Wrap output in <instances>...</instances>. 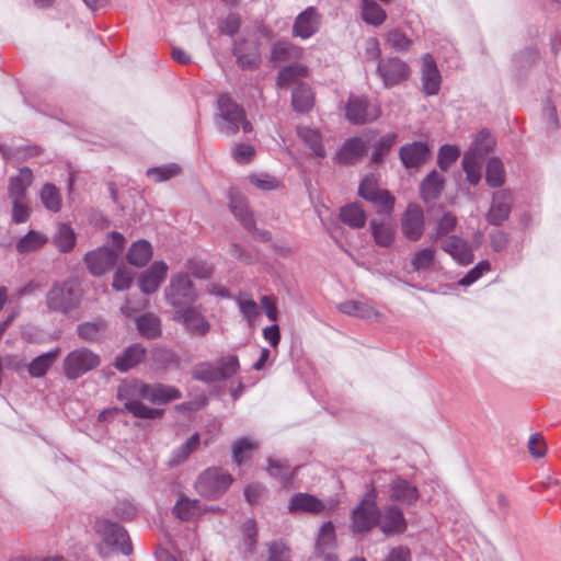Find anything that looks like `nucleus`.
I'll list each match as a JSON object with an SVG mask.
<instances>
[{
  "label": "nucleus",
  "instance_id": "1",
  "mask_svg": "<svg viewBox=\"0 0 561 561\" xmlns=\"http://www.w3.org/2000/svg\"><path fill=\"white\" fill-rule=\"evenodd\" d=\"M117 397L133 416L156 420L162 416L163 410L150 408L144 401L161 405L181 398V392L162 383L148 385L140 380H131L118 387Z\"/></svg>",
  "mask_w": 561,
  "mask_h": 561
},
{
  "label": "nucleus",
  "instance_id": "2",
  "mask_svg": "<svg viewBox=\"0 0 561 561\" xmlns=\"http://www.w3.org/2000/svg\"><path fill=\"white\" fill-rule=\"evenodd\" d=\"M99 536L98 551L101 557H108L114 551L128 556L133 551L129 536L124 527L107 518H100L94 526Z\"/></svg>",
  "mask_w": 561,
  "mask_h": 561
},
{
  "label": "nucleus",
  "instance_id": "3",
  "mask_svg": "<svg viewBox=\"0 0 561 561\" xmlns=\"http://www.w3.org/2000/svg\"><path fill=\"white\" fill-rule=\"evenodd\" d=\"M216 125L224 135H234L240 128L243 133H251L253 126L247 119L245 112L228 95L218 99V114Z\"/></svg>",
  "mask_w": 561,
  "mask_h": 561
},
{
  "label": "nucleus",
  "instance_id": "4",
  "mask_svg": "<svg viewBox=\"0 0 561 561\" xmlns=\"http://www.w3.org/2000/svg\"><path fill=\"white\" fill-rule=\"evenodd\" d=\"M112 248L101 247L85 254L84 261L91 274L101 276L107 273L116 263L125 244V238L119 232L110 234Z\"/></svg>",
  "mask_w": 561,
  "mask_h": 561
},
{
  "label": "nucleus",
  "instance_id": "5",
  "mask_svg": "<svg viewBox=\"0 0 561 561\" xmlns=\"http://www.w3.org/2000/svg\"><path fill=\"white\" fill-rule=\"evenodd\" d=\"M101 357L88 347H78L69 352L62 360L64 376L69 380H76L98 368Z\"/></svg>",
  "mask_w": 561,
  "mask_h": 561
},
{
  "label": "nucleus",
  "instance_id": "6",
  "mask_svg": "<svg viewBox=\"0 0 561 561\" xmlns=\"http://www.w3.org/2000/svg\"><path fill=\"white\" fill-rule=\"evenodd\" d=\"M80 298V289L70 282H64L48 290L46 305L53 311L67 313L79 305Z\"/></svg>",
  "mask_w": 561,
  "mask_h": 561
},
{
  "label": "nucleus",
  "instance_id": "7",
  "mask_svg": "<svg viewBox=\"0 0 561 561\" xmlns=\"http://www.w3.org/2000/svg\"><path fill=\"white\" fill-rule=\"evenodd\" d=\"M358 194L370 202L378 214L391 215L394 208L396 198L386 190H380L378 180L374 174L366 175L360 182Z\"/></svg>",
  "mask_w": 561,
  "mask_h": 561
},
{
  "label": "nucleus",
  "instance_id": "8",
  "mask_svg": "<svg viewBox=\"0 0 561 561\" xmlns=\"http://www.w3.org/2000/svg\"><path fill=\"white\" fill-rule=\"evenodd\" d=\"M370 486V492L353 511L351 524L353 533H367L378 524L379 510L375 501V489L373 484Z\"/></svg>",
  "mask_w": 561,
  "mask_h": 561
},
{
  "label": "nucleus",
  "instance_id": "9",
  "mask_svg": "<svg viewBox=\"0 0 561 561\" xmlns=\"http://www.w3.org/2000/svg\"><path fill=\"white\" fill-rule=\"evenodd\" d=\"M198 294L186 274H176L171 277L170 285L165 289L167 300L174 307L193 302Z\"/></svg>",
  "mask_w": 561,
  "mask_h": 561
},
{
  "label": "nucleus",
  "instance_id": "10",
  "mask_svg": "<svg viewBox=\"0 0 561 561\" xmlns=\"http://www.w3.org/2000/svg\"><path fill=\"white\" fill-rule=\"evenodd\" d=\"M381 114L380 107L365 96L351 95L346 103V118L353 124H366L376 121Z\"/></svg>",
  "mask_w": 561,
  "mask_h": 561
},
{
  "label": "nucleus",
  "instance_id": "11",
  "mask_svg": "<svg viewBox=\"0 0 561 561\" xmlns=\"http://www.w3.org/2000/svg\"><path fill=\"white\" fill-rule=\"evenodd\" d=\"M401 229L403 236L411 240H419L425 229L424 211L416 204H409L401 218Z\"/></svg>",
  "mask_w": 561,
  "mask_h": 561
},
{
  "label": "nucleus",
  "instance_id": "12",
  "mask_svg": "<svg viewBox=\"0 0 561 561\" xmlns=\"http://www.w3.org/2000/svg\"><path fill=\"white\" fill-rule=\"evenodd\" d=\"M230 207L234 217L241 222L244 229L252 233L255 239L261 241L271 240V233L267 230H259L255 227L253 215L242 196H233L231 198Z\"/></svg>",
  "mask_w": 561,
  "mask_h": 561
},
{
  "label": "nucleus",
  "instance_id": "13",
  "mask_svg": "<svg viewBox=\"0 0 561 561\" xmlns=\"http://www.w3.org/2000/svg\"><path fill=\"white\" fill-rule=\"evenodd\" d=\"M378 73L382 78L385 87H393L410 76V68L407 62L399 58H388L378 65Z\"/></svg>",
  "mask_w": 561,
  "mask_h": 561
},
{
  "label": "nucleus",
  "instance_id": "14",
  "mask_svg": "<svg viewBox=\"0 0 561 561\" xmlns=\"http://www.w3.org/2000/svg\"><path fill=\"white\" fill-rule=\"evenodd\" d=\"M168 270L163 261H156L148 270L140 273L137 283L141 293L146 295L156 293L165 279Z\"/></svg>",
  "mask_w": 561,
  "mask_h": 561
},
{
  "label": "nucleus",
  "instance_id": "15",
  "mask_svg": "<svg viewBox=\"0 0 561 561\" xmlns=\"http://www.w3.org/2000/svg\"><path fill=\"white\" fill-rule=\"evenodd\" d=\"M321 16L313 7H308L299 13L293 25V36L307 39L313 36L320 28Z\"/></svg>",
  "mask_w": 561,
  "mask_h": 561
},
{
  "label": "nucleus",
  "instance_id": "16",
  "mask_svg": "<svg viewBox=\"0 0 561 561\" xmlns=\"http://www.w3.org/2000/svg\"><path fill=\"white\" fill-rule=\"evenodd\" d=\"M378 525L387 536L400 535L407 530L403 512L396 505H389L381 513L379 512Z\"/></svg>",
  "mask_w": 561,
  "mask_h": 561
},
{
  "label": "nucleus",
  "instance_id": "17",
  "mask_svg": "<svg viewBox=\"0 0 561 561\" xmlns=\"http://www.w3.org/2000/svg\"><path fill=\"white\" fill-rule=\"evenodd\" d=\"M513 198L511 193L499 191L493 195L490 210L486 215L489 224L499 226L505 221L512 210Z\"/></svg>",
  "mask_w": 561,
  "mask_h": 561
},
{
  "label": "nucleus",
  "instance_id": "18",
  "mask_svg": "<svg viewBox=\"0 0 561 561\" xmlns=\"http://www.w3.org/2000/svg\"><path fill=\"white\" fill-rule=\"evenodd\" d=\"M389 496L392 501L413 505L419 500L420 493L411 482L401 477H396L389 484Z\"/></svg>",
  "mask_w": 561,
  "mask_h": 561
},
{
  "label": "nucleus",
  "instance_id": "19",
  "mask_svg": "<svg viewBox=\"0 0 561 561\" xmlns=\"http://www.w3.org/2000/svg\"><path fill=\"white\" fill-rule=\"evenodd\" d=\"M174 516L181 520H196L207 512V506L197 499L180 495L172 510Z\"/></svg>",
  "mask_w": 561,
  "mask_h": 561
},
{
  "label": "nucleus",
  "instance_id": "20",
  "mask_svg": "<svg viewBox=\"0 0 561 561\" xmlns=\"http://www.w3.org/2000/svg\"><path fill=\"white\" fill-rule=\"evenodd\" d=\"M174 319L195 335H204L208 330L205 317L196 308H183L175 311Z\"/></svg>",
  "mask_w": 561,
  "mask_h": 561
},
{
  "label": "nucleus",
  "instance_id": "21",
  "mask_svg": "<svg viewBox=\"0 0 561 561\" xmlns=\"http://www.w3.org/2000/svg\"><path fill=\"white\" fill-rule=\"evenodd\" d=\"M233 54L239 66L243 69H254L259 66L261 60L257 45L247 39L236 43Z\"/></svg>",
  "mask_w": 561,
  "mask_h": 561
},
{
  "label": "nucleus",
  "instance_id": "22",
  "mask_svg": "<svg viewBox=\"0 0 561 561\" xmlns=\"http://www.w3.org/2000/svg\"><path fill=\"white\" fill-rule=\"evenodd\" d=\"M422 84L426 95L437 94L440 88V73L430 54L423 56Z\"/></svg>",
  "mask_w": 561,
  "mask_h": 561
},
{
  "label": "nucleus",
  "instance_id": "23",
  "mask_svg": "<svg viewBox=\"0 0 561 561\" xmlns=\"http://www.w3.org/2000/svg\"><path fill=\"white\" fill-rule=\"evenodd\" d=\"M400 159L405 168H416L430 157V149L423 142L407 144L400 148Z\"/></svg>",
  "mask_w": 561,
  "mask_h": 561
},
{
  "label": "nucleus",
  "instance_id": "24",
  "mask_svg": "<svg viewBox=\"0 0 561 561\" xmlns=\"http://www.w3.org/2000/svg\"><path fill=\"white\" fill-rule=\"evenodd\" d=\"M442 249L459 264L468 265L473 261V253L469 244L457 236H450L447 238L443 242Z\"/></svg>",
  "mask_w": 561,
  "mask_h": 561
},
{
  "label": "nucleus",
  "instance_id": "25",
  "mask_svg": "<svg viewBox=\"0 0 561 561\" xmlns=\"http://www.w3.org/2000/svg\"><path fill=\"white\" fill-rule=\"evenodd\" d=\"M290 513L304 512L310 514H320L325 510L324 503L309 493H297L291 496L288 505Z\"/></svg>",
  "mask_w": 561,
  "mask_h": 561
},
{
  "label": "nucleus",
  "instance_id": "26",
  "mask_svg": "<svg viewBox=\"0 0 561 561\" xmlns=\"http://www.w3.org/2000/svg\"><path fill=\"white\" fill-rule=\"evenodd\" d=\"M371 237L375 243L381 248H389L396 237L394 225L386 219H371L369 222Z\"/></svg>",
  "mask_w": 561,
  "mask_h": 561
},
{
  "label": "nucleus",
  "instance_id": "27",
  "mask_svg": "<svg viewBox=\"0 0 561 561\" xmlns=\"http://www.w3.org/2000/svg\"><path fill=\"white\" fill-rule=\"evenodd\" d=\"M301 56L302 48L287 41L274 43L270 51V60L273 62L298 60Z\"/></svg>",
  "mask_w": 561,
  "mask_h": 561
},
{
  "label": "nucleus",
  "instance_id": "28",
  "mask_svg": "<svg viewBox=\"0 0 561 561\" xmlns=\"http://www.w3.org/2000/svg\"><path fill=\"white\" fill-rule=\"evenodd\" d=\"M33 172L30 168H22L18 175L12 176L9 182L10 199H27L26 190L32 184Z\"/></svg>",
  "mask_w": 561,
  "mask_h": 561
},
{
  "label": "nucleus",
  "instance_id": "29",
  "mask_svg": "<svg viewBox=\"0 0 561 561\" xmlns=\"http://www.w3.org/2000/svg\"><path fill=\"white\" fill-rule=\"evenodd\" d=\"M60 354V348H53L37 357H35L27 366L28 374L33 378L43 377L54 365Z\"/></svg>",
  "mask_w": 561,
  "mask_h": 561
},
{
  "label": "nucleus",
  "instance_id": "30",
  "mask_svg": "<svg viewBox=\"0 0 561 561\" xmlns=\"http://www.w3.org/2000/svg\"><path fill=\"white\" fill-rule=\"evenodd\" d=\"M340 219L353 229H360L366 225L367 216L359 204L353 203L341 208Z\"/></svg>",
  "mask_w": 561,
  "mask_h": 561
},
{
  "label": "nucleus",
  "instance_id": "31",
  "mask_svg": "<svg viewBox=\"0 0 561 561\" xmlns=\"http://www.w3.org/2000/svg\"><path fill=\"white\" fill-rule=\"evenodd\" d=\"M309 69L304 64H293L279 70L276 84L279 88H285L290 84L297 83L300 79L308 77Z\"/></svg>",
  "mask_w": 561,
  "mask_h": 561
},
{
  "label": "nucleus",
  "instance_id": "32",
  "mask_svg": "<svg viewBox=\"0 0 561 561\" xmlns=\"http://www.w3.org/2000/svg\"><path fill=\"white\" fill-rule=\"evenodd\" d=\"M145 353L146 351L141 345L134 344L116 357L114 366L119 371H127L144 359Z\"/></svg>",
  "mask_w": 561,
  "mask_h": 561
},
{
  "label": "nucleus",
  "instance_id": "33",
  "mask_svg": "<svg viewBox=\"0 0 561 561\" xmlns=\"http://www.w3.org/2000/svg\"><path fill=\"white\" fill-rule=\"evenodd\" d=\"M367 149V142L362 138L354 137L344 142L337 153L340 162L348 163L360 158Z\"/></svg>",
  "mask_w": 561,
  "mask_h": 561
},
{
  "label": "nucleus",
  "instance_id": "34",
  "mask_svg": "<svg viewBox=\"0 0 561 561\" xmlns=\"http://www.w3.org/2000/svg\"><path fill=\"white\" fill-rule=\"evenodd\" d=\"M199 446V435L193 434L184 444L175 448L168 459L170 468L178 467L185 462L190 455L194 453Z\"/></svg>",
  "mask_w": 561,
  "mask_h": 561
},
{
  "label": "nucleus",
  "instance_id": "35",
  "mask_svg": "<svg viewBox=\"0 0 561 561\" xmlns=\"http://www.w3.org/2000/svg\"><path fill=\"white\" fill-rule=\"evenodd\" d=\"M339 310L345 314L364 319L380 317V313L371 305L357 300H347L340 304Z\"/></svg>",
  "mask_w": 561,
  "mask_h": 561
},
{
  "label": "nucleus",
  "instance_id": "36",
  "mask_svg": "<svg viewBox=\"0 0 561 561\" xmlns=\"http://www.w3.org/2000/svg\"><path fill=\"white\" fill-rule=\"evenodd\" d=\"M152 257L151 244L146 240L134 242L127 253V260L137 267L145 266Z\"/></svg>",
  "mask_w": 561,
  "mask_h": 561
},
{
  "label": "nucleus",
  "instance_id": "37",
  "mask_svg": "<svg viewBox=\"0 0 561 561\" xmlns=\"http://www.w3.org/2000/svg\"><path fill=\"white\" fill-rule=\"evenodd\" d=\"M335 548V530L332 522L323 524L320 529L316 549L318 552L325 554L328 561H335L331 557V551Z\"/></svg>",
  "mask_w": 561,
  "mask_h": 561
},
{
  "label": "nucleus",
  "instance_id": "38",
  "mask_svg": "<svg viewBox=\"0 0 561 561\" xmlns=\"http://www.w3.org/2000/svg\"><path fill=\"white\" fill-rule=\"evenodd\" d=\"M444 180L436 171H432L421 183L420 193L424 202H431L442 193Z\"/></svg>",
  "mask_w": 561,
  "mask_h": 561
},
{
  "label": "nucleus",
  "instance_id": "39",
  "mask_svg": "<svg viewBox=\"0 0 561 561\" xmlns=\"http://www.w3.org/2000/svg\"><path fill=\"white\" fill-rule=\"evenodd\" d=\"M239 370V360L234 355H228L216 362L213 367V382L216 380H228Z\"/></svg>",
  "mask_w": 561,
  "mask_h": 561
},
{
  "label": "nucleus",
  "instance_id": "40",
  "mask_svg": "<svg viewBox=\"0 0 561 561\" xmlns=\"http://www.w3.org/2000/svg\"><path fill=\"white\" fill-rule=\"evenodd\" d=\"M483 160L481 152L469 150L462 159V167L467 175V180L477 185L481 179L480 168Z\"/></svg>",
  "mask_w": 561,
  "mask_h": 561
},
{
  "label": "nucleus",
  "instance_id": "41",
  "mask_svg": "<svg viewBox=\"0 0 561 561\" xmlns=\"http://www.w3.org/2000/svg\"><path fill=\"white\" fill-rule=\"evenodd\" d=\"M314 96L311 88L305 83L299 84L293 91L291 105L297 112H308L312 108Z\"/></svg>",
  "mask_w": 561,
  "mask_h": 561
},
{
  "label": "nucleus",
  "instance_id": "42",
  "mask_svg": "<svg viewBox=\"0 0 561 561\" xmlns=\"http://www.w3.org/2000/svg\"><path fill=\"white\" fill-rule=\"evenodd\" d=\"M107 325L104 321L94 320L79 324L77 328V333L84 341L96 342L104 337Z\"/></svg>",
  "mask_w": 561,
  "mask_h": 561
},
{
  "label": "nucleus",
  "instance_id": "43",
  "mask_svg": "<svg viewBox=\"0 0 561 561\" xmlns=\"http://www.w3.org/2000/svg\"><path fill=\"white\" fill-rule=\"evenodd\" d=\"M257 447V443L249 437L239 438L232 446L233 461L238 466L245 463L252 457Z\"/></svg>",
  "mask_w": 561,
  "mask_h": 561
},
{
  "label": "nucleus",
  "instance_id": "44",
  "mask_svg": "<svg viewBox=\"0 0 561 561\" xmlns=\"http://www.w3.org/2000/svg\"><path fill=\"white\" fill-rule=\"evenodd\" d=\"M362 18L370 25H381L386 18V11L375 0L362 1Z\"/></svg>",
  "mask_w": 561,
  "mask_h": 561
},
{
  "label": "nucleus",
  "instance_id": "45",
  "mask_svg": "<svg viewBox=\"0 0 561 561\" xmlns=\"http://www.w3.org/2000/svg\"><path fill=\"white\" fill-rule=\"evenodd\" d=\"M297 134L316 156L324 157L325 150L322 145L321 135L318 130L309 127H298Z\"/></svg>",
  "mask_w": 561,
  "mask_h": 561
},
{
  "label": "nucleus",
  "instance_id": "46",
  "mask_svg": "<svg viewBox=\"0 0 561 561\" xmlns=\"http://www.w3.org/2000/svg\"><path fill=\"white\" fill-rule=\"evenodd\" d=\"M436 260V251L433 248H424L416 251L411 259L413 271H428L434 266Z\"/></svg>",
  "mask_w": 561,
  "mask_h": 561
},
{
  "label": "nucleus",
  "instance_id": "47",
  "mask_svg": "<svg viewBox=\"0 0 561 561\" xmlns=\"http://www.w3.org/2000/svg\"><path fill=\"white\" fill-rule=\"evenodd\" d=\"M47 237L35 230H31L16 244L20 253H30L42 248L47 242Z\"/></svg>",
  "mask_w": 561,
  "mask_h": 561
},
{
  "label": "nucleus",
  "instance_id": "48",
  "mask_svg": "<svg viewBox=\"0 0 561 561\" xmlns=\"http://www.w3.org/2000/svg\"><path fill=\"white\" fill-rule=\"evenodd\" d=\"M397 142V134L389 133L382 136L374 146V151L371 154V163H380L390 152L392 147Z\"/></svg>",
  "mask_w": 561,
  "mask_h": 561
},
{
  "label": "nucleus",
  "instance_id": "49",
  "mask_svg": "<svg viewBox=\"0 0 561 561\" xmlns=\"http://www.w3.org/2000/svg\"><path fill=\"white\" fill-rule=\"evenodd\" d=\"M54 243L61 252L70 251L76 244L75 231L65 224L59 225L54 236Z\"/></svg>",
  "mask_w": 561,
  "mask_h": 561
},
{
  "label": "nucleus",
  "instance_id": "50",
  "mask_svg": "<svg viewBox=\"0 0 561 561\" xmlns=\"http://www.w3.org/2000/svg\"><path fill=\"white\" fill-rule=\"evenodd\" d=\"M457 217L451 213H445L438 220L433 233H431L430 238L432 241H437L443 237H447L450 232H453L457 226Z\"/></svg>",
  "mask_w": 561,
  "mask_h": 561
},
{
  "label": "nucleus",
  "instance_id": "51",
  "mask_svg": "<svg viewBox=\"0 0 561 561\" xmlns=\"http://www.w3.org/2000/svg\"><path fill=\"white\" fill-rule=\"evenodd\" d=\"M486 182L492 187L502 186L504 183V168L501 160L492 158L486 165Z\"/></svg>",
  "mask_w": 561,
  "mask_h": 561
},
{
  "label": "nucleus",
  "instance_id": "52",
  "mask_svg": "<svg viewBox=\"0 0 561 561\" xmlns=\"http://www.w3.org/2000/svg\"><path fill=\"white\" fill-rule=\"evenodd\" d=\"M180 173L181 168L176 163H169L162 167L151 168L147 171V175L158 183L170 180Z\"/></svg>",
  "mask_w": 561,
  "mask_h": 561
},
{
  "label": "nucleus",
  "instance_id": "53",
  "mask_svg": "<svg viewBox=\"0 0 561 561\" xmlns=\"http://www.w3.org/2000/svg\"><path fill=\"white\" fill-rule=\"evenodd\" d=\"M138 331L148 337H154L160 333V322L153 314H145L137 319Z\"/></svg>",
  "mask_w": 561,
  "mask_h": 561
},
{
  "label": "nucleus",
  "instance_id": "54",
  "mask_svg": "<svg viewBox=\"0 0 561 561\" xmlns=\"http://www.w3.org/2000/svg\"><path fill=\"white\" fill-rule=\"evenodd\" d=\"M41 201L43 205L50 211L60 209V197L58 190L53 184H45L41 191Z\"/></svg>",
  "mask_w": 561,
  "mask_h": 561
},
{
  "label": "nucleus",
  "instance_id": "55",
  "mask_svg": "<svg viewBox=\"0 0 561 561\" xmlns=\"http://www.w3.org/2000/svg\"><path fill=\"white\" fill-rule=\"evenodd\" d=\"M387 44L399 51L409 50L412 46V41L400 30H391L386 36Z\"/></svg>",
  "mask_w": 561,
  "mask_h": 561
},
{
  "label": "nucleus",
  "instance_id": "56",
  "mask_svg": "<svg viewBox=\"0 0 561 561\" xmlns=\"http://www.w3.org/2000/svg\"><path fill=\"white\" fill-rule=\"evenodd\" d=\"M12 203V221L23 224L27 221L31 215V206L28 199H11Z\"/></svg>",
  "mask_w": 561,
  "mask_h": 561
},
{
  "label": "nucleus",
  "instance_id": "57",
  "mask_svg": "<svg viewBox=\"0 0 561 561\" xmlns=\"http://www.w3.org/2000/svg\"><path fill=\"white\" fill-rule=\"evenodd\" d=\"M491 270L490 262L486 260L480 261L472 270H470L460 280L459 285L469 286L477 282L484 273Z\"/></svg>",
  "mask_w": 561,
  "mask_h": 561
},
{
  "label": "nucleus",
  "instance_id": "58",
  "mask_svg": "<svg viewBox=\"0 0 561 561\" xmlns=\"http://www.w3.org/2000/svg\"><path fill=\"white\" fill-rule=\"evenodd\" d=\"M233 478L231 474L222 470L213 471V496L224 493L232 483Z\"/></svg>",
  "mask_w": 561,
  "mask_h": 561
},
{
  "label": "nucleus",
  "instance_id": "59",
  "mask_svg": "<svg viewBox=\"0 0 561 561\" xmlns=\"http://www.w3.org/2000/svg\"><path fill=\"white\" fill-rule=\"evenodd\" d=\"M459 157V151L454 146H443L438 152L437 162L442 170L446 171Z\"/></svg>",
  "mask_w": 561,
  "mask_h": 561
},
{
  "label": "nucleus",
  "instance_id": "60",
  "mask_svg": "<svg viewBox=\"0 0 561 561\" xmlns=\"http://www.w3.org/2000/svg\"><path fill=\"white\" fill-rule=\"evenodd\" d=\"M255 154V149L250 144H237L232 149L233 159L241 164L249 163Z\"/></svg>",
  "mask_w": 561,
  "mask_h": 561
},
{
  "label": "nucleus",
  "instance_id": "61",
  "mask_svg": "<svg viewBox=\"0 0 561 561\" xmlns=\"http://www.w3.org/2000/svg\"><path fill=\"white\" fill-rule=\"evenodd\" d=\"M267 561H290V549L282 541L271 543Z\"/></svg>",
  "mask_w": 561,
  "mask_h": 561
},
{
  "label": "nucleus",
  "instance_id": "62",
  "mask_svg": "<svg viewBox=\"0 0 561 561\" xmlns=\"http://www.w3.org/2000/svg\"><path fill=\"white\" fill-rule=\"evenodd\" d=\"M495 146V139L485 130H481L476 138L473 151L481 152L484 157L485 153L491 151Z\"/></svg>",
  "mask_w": 561,
  "mask_h": 561
},
{
  "label": "nucleus",
  "instance_id": "63",
  "mask_svg": "<svg viewBox=\"0 0 561 561\" xmlns=\"http://www.w3.org/2000/svg\"><path fill=\"white\" fill-rule=\"evenodd\" d=\"M249 181L255 187L263 191H272L277 188V180L268 174H253L249 176Z\"/></svg>",
  "mask_w": 561,
  "mask_h": 561
},
{
  "label": "nucleus",
  "instance_id": "64",
  "mask_svg": "<svg viewBox=\"0 0 561 561\" xmlns=\"http://www.w3.org/2000/svg\"><path fill=\"white\" fill-rule=\"evenodd\" d=\"M240 24L239 14L229 13L225 19L219 21L218 28L222 34L233 35L239 31Z\"/></svg>",
  "mask_w": 561,
  "mask_h": 561
}]
</instances>
